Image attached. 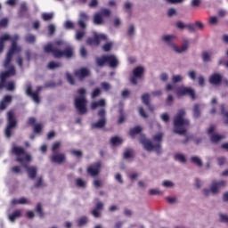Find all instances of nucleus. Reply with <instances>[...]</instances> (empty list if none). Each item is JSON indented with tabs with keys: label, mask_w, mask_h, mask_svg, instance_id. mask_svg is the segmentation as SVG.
<instances>
[{
	"label": "nucleus",
	"mask_w": 228,
	"mask_h": 228,
	"mask_svg": "<svg viewBox=\"0 0 228 228\" xmlns=\"http://www.w3.org/2000/svg\"><path fill=\"white\" fill-rule=\"evenodd\" d=\"M225 186V181H219V182H214L211 186L210 190L205 189L203 191L204 195H209L210 193H218L220 191V188H224Z\"/></svg>",
	"instance_id": "obj_12"
},
{
	"label": "nucleus",
	"mask_w": 228,
	"mask_h": 228,
	"mask_svg": "<svg viewBox=\"0 0 228 228\" xmlns=\"http://www.w3.org/2000/svg\"><path fill=\"white\" fill-rule=\"evenodd\" d=\"M35 40H36V37L33 35H28L26 37V42H28V44H33Z\"/></svg>",
	"instance_id": "obj_50"
},
{
	"label": "nucleus",
	"mask_w": 228,
	"mask_h": 228,
	"mask_svg": "<svg viewBox=\"0 0 228 228\" xmlns=\"http://www.w3.org/2000/svg\"><path fill=\"white\" fill-rule=\"evenodd\" d=\"M86 91L81 88L77 91V95L75 96V108L80 115H85L87 111L86 104H88V102L86 101Z\"/></svg>",
	"instance_id": "obj_5"
},
{
	"label": "nucleus",
	"mask_w": 228,
	"mask_h": 228,
	"mask_svg": "<svg viewBox=\"0 0 228 228\" xmlns=\"http://www.w3.org/2000/svg\"><path fill=\"white\" fill-rule=\"evenodd\" d=\"M122 142H124V140L121 139V137L119 136H115L110 139L111 145H115V146L120 145Z\"/></svg>",
	"instance_id": "obj_28"
},
{
	"label": "nucleus",
	"mask_w": 228,
	"mask_h": 228,
	"mask_svg": "<svg viewBox=\"0 0 228 228\" xmlns=\"http://www.w3.org/2000/svg\"><path fill=\"white\" fill-rule=\"evenodd\" d=\"M142 133V128L140 126H135L130 130V136L134 138V136H136V134H140Z\"/></svg>",
	"instance_id": "obj_29"
},
{
	"label": "nucleus",
	"mask_w": 228,
	"mask_h": 228,
	"mask_svg": "<svg viewBox=\"0 0 228 228\" xmlns=\"http://www.w3.org/2000/svg\"><path fill=\"white\" fill-rule=\"evenodd\" d=\"M90 74V71L87 69L82 68L75 72V76L78 77V79H83L86 77Z\"/></svg>",
	"instance_id": "obj_19"
},
{
	"label": "nucleus",
	"mask_w": 228,
	"mask_h": 228,
	"mask_svg": "<svg viewBox=\"0 0 228 228\" xmlns=\"http://www.w3.org/2000/svg\"><path fill=\"white\" fill-rule=\"evenodd\" d=\"M133 35H134V26L130 25L128 28V36L133 37Z\"/></svg>",
	"instance_id": "obj_60"
},
{
	"label": "nucleus",
	"mask_w": 228,
	"mask_h": 228,
	"mask_svg": "<svg viewBox=\"0 0 228 228\" xmlns=\"http://www.w3.org/2000/svg\"><path fill=\"white\" fill-rule=\"evenodd\" d=\"M178 97H183V95H189L192 100H195V90L191 87L180 86L175 90Z\"/></svg>",
	"instance_id": "obj_14"
},
{
	"label": "nucleus",
	"mask_w": 228,
	"mask_h": 228,
	"mask_svg": "<svg viewBox=\"0 0 228 228\" xmlns=\"http://www.w3.org/2000/svg\"><path fill=\"white\" fill-rule=\"evenodd\" d=\"M83 37H85V31H77L76 33V39L77 40H81V38H83Z\"/></svg>",
	"instance_id": "obj_52"
},
{
	"label": "nucleus",
	"mask_w": 228,
	"mask_h": 228,
	"mask_svg": "<svg viewBox=\"0 0 228 228\" xmlns=\"http://www.w3.org/2000/svg\"><path fill=\"white\" fill-rule=\"evenodd\" d=\"M7 120L8 124L5 128V136L6 138H10L12 136V133H13V130L15 129V126H17V121L15 120V118L13 117V111H9L7 113Z\"/></svg>",
	"instance_id": "obj_9"
},
{
	"label": "nucleus",
	"mask_w": 228,
	"mask_h": 228,
	"mask_svg": "<svg viewBox=\"0 0 228 228\" xmlns=\"http://www.w3.org/2000/svg\"><path fill=\"white\" fill-rule=\"evenodd\" d=\"M111 47H113V43L110 42V43L105 44L102 46V49H103V51L108 52V51H111Z\"/></svg>",
	"instance_id": "obj_42"
},
{
	"label": "nucleus",
	"mask_w": 228,
	"mask_h": 228,
	"mask_svg": "<svg viewBox=\"0 0 228 228\" xmlns=\"http://www.w3.org/2000/svg\"><path fill=\"white\" fill-rule=\"evenodd\" d=\"M221 113H222V115H224V122H225L226 124H228V112H225V111L224 110V105H221Z\"/></svg>",
	"instance_id": "obj_47"
},
{
	"label": "nucleus",
	"mask_w": 228,
	"mask_h": 228,
	"mask_svg": "<svg viewBox=\"0 0 228 228\" xmlns=\"http://www.w3.org/2000/svg\"><path fill=\"white\" fill-rule=\"evenodd\" d=\"M161 40L167 45L171 51H174L177 54H181V53H184L188 49V41H184L182 46H178L174 43L175 40V36L174 35H164L161 37Z\"/></svg>",
	"instance_id": "obj_4"
},
{
	"label": "nucleus",
	"mask_w": 228,
	"mask_h": 228,
	"mask_svg": "<svg viewBox=\"0 0 228 228\" xmlns=\"http://www.w3.org/2000/svg\"><path fill=\"white\" fill-rule=\"evenodd\" d=\"M88 223V219L86 217H81L77 221L78 227H83V225H86V224Z\"/></svg>",
	"instance_id": "obj_38"
},
{
	"label": "nucleus",
	"mask_w": 228,
	"mask_h": 228,
	"mask_svg": "<svg viewBox=\"0 0 228 228\" xmlns=\"http://www.w3.org/2000/svg\"><path fill=\"white\" fill-rule=\"evenodd\" d=\"M86 20H88V15H86V13L85 12H81L80 19L78 20V26L82 28V29H85L86 28V25L85 24Z\"/></svg>",
	"instance_id": "obj_22"
},
{
	"label": "nucleus",
	"mask_w": 228,
	"mask_h": 228,
	"mask_svg": "<svg viewBox=\"0 0 228 228\" xmlns=\"http://www.w3.org/2000/svg\"><path fill=\"white\" fill-rule=\"evenodd\" d=\"M99 95H101V90L96 88L92 93V99H95V97H99Z\"/></svg>",
	"instance_id": "obj_48"
},
{
	"label": "nucleus",
	"mask_w": 228,
	"mask_h": 228,
	"mask_svg": "<svg viewBox=\"0 0 228 228\" xmlns=\"http://www.w3.org/2000/svg\"><path fill=\"white\" fill-rule=\"evenodd\" d=\"M41 91H42V86H38L37 91L33 92L31 90V84H27V86H26L27 95L31 97V99L34 101V102H36V104L40 103V97H38V94H40Z\"/></svg>",
	"instance_id": "obj_11"
},
{
	"label": "nucleus",
	"mask_w": 228,
	"mask_h": 228,
	"mask_svg": "<svg viewBox=\"0 0 228 228\" xmlns=\"http://www.w3.org/2000/svg\"><path fill=\"white\" fill-rule=\"evenodd\" d=\"M193 117L195 118L200 117V111H199V105L198 104L194 105V108H193Z\"/></svg>",
	"instance_id": "obj_41"
},
{
	"label": "nucleus",
	"mask_w": 228,
	"mask_h": 228,
	"mask_svg": "<svg viewBox=\"0 0 228 228\" xmlns=\"http://www.w3.org/2000/svg\"><path fill=\"white\" fill-rule=\"evenodd\" d=\"M167 202H168L169 204H175V203L177 202V199H175V198H174V197H172V198L167 197Z\"/></svg>",
	"instance_id": "obj_64"
},
{
	"label": "nucleus",
	"mask_w": 228,
	"mask_h": 228,
	"mask_svg": "<svg viewBox=\"0 0 228 228\" xmlns=\"http://www.w3.org/2000/svg\"><path fill=\"white\" fill-rule=\"evenodd\" d=\"M184 77L181 75H175L172 77L173 83H181Z\"/></svg>",
	"instance_id": "obj_35"
},
{
	"label": "nucleus",
	"mask_w": 228,
	"mask_h": 228,
	"mask_svg": "<svg viewBox=\"0 0 228 228\" xmlns=\"http://www.w3.org/2000/svg\"><path fill=\"white\" fill-rule=\"evenodd\" d=\"M86 54H87L86 49L82 46V47L80 48V56H81L82 58H86Z\"/></svg>",
	"instance_id": "obj_62"
},
{
	"label": "nucleus",
	"mask_w": 228,
	"mask_h": 228,
	"mask_svg": "<svg viewBox=\"0 0 228 228\" xmlns=\"http://www.w3.org/2000/svg\"><path fill=\"white\" fill-rule=\"evenodd\" d=\"M61 147V142H56L52 146L53 155L51 157V161L53 163H57L58 165H61V163L65 162L66 157L63 153H59L58 149Z\"/></svg>",
	"instance_id": "obj_7"
},
{
	"label": "nucleus",
	"mask_w": 228,
	"mask_h": 228,
	"mask_svg": "<svg viewBox=\"0 0 228 228\" xmlns=\"http://www.w3.org/2000/svg\"><path fill=\"white\" fill-rule=\"evenodd\" d=\"M42 131V125L37 124L34 126V133L38 134Z\"/></svg>",
	"instance_id": "obj_57"
},
{
	"label": "nucleus",
	"mask_w": 228,
	"mask_h": 228,
	"mask_svg": "<svg viewBox=\"0 0 228 228\" xmlns=\"http://www.w3.org/2000/svg\"><path fill=\"white\" fill-rule=\"evenodd\" d=\"M66 77H67L68 81L69 82V85H74V77H72L70 74L67 73Z\"/></svg>",
	"instance_id": "obj_63"
},
{
	"label": "nucleus",
	"mask_w": 228,
	"mask_h": 228,
	"mask_svg": "<svg viewBox=\"0 0 228 228\" xmlns=\"http://www.w3.org/2000/svg\"><path fill=\"white\" fill-rule=\"evenodd\" d=\"M191 162L195 165H198V167H202V160L199 157H191Z\"/></svg>",
	"instance_id": "obj_33"
},
{
	"label": "nucleus",
	"mask_w": 228,
	"mask_h": 228,
	"mask_svg": "<svg viewBox=\"0 0 228 228\" xmlns=\"http://www.w3.org/2000/svg\"><path fill=\"white\" fill-rule=\"evenodd\" d=\"M76 183H77V186H78V188H86V182L81 178L77 179Z\"/></svg>",
	"instance_id": "obj_34"
},
{
	"label": "nucleus",
	"mask_w": 228,
	"mask_h": 228,
	"mask_svg": "<svg viewBox=\"0 0 228 228\" xmlns=\"http://www.w3.org/2000/svg\"><path fill=\"white\" fill-rule=\"evenodd\" d=\"M94 38H88L87 39V44L89 45H99L102 40H107L108 37H106V35L104 34H97V32H94Z\"/></svg>",
	"instance_id": "obj_16"
},
{
	"label": "nucleus",
	"mask_w": 228,
	"mask_h": 228,
	"mask_svg": "<svg viewBox=\"0 0 228 228\" xmlns=\"http://www.w3.org/2000/svg\"><path fill=\"white\" fill-rule=\"evenodd\" d=\"M145 72V69L142 66H138L134 69L132 77H130L131 83L133 85H136L140 79H142L143 73Z\"/></svg>",
	"instance_id": "obj_10"
},
{
	"label": "nucleus",
	"mask_w": 228,
	"mask_h": 228,
	"mask_svg": "<svg viewBox=\"0 0 228 228\" xmlns=\"http://www.w3.org/2000/svg\"><path fill=\"white\" fill-rule=\"evenodd\" d=\"M140 142L143 145L145 151H156V152H159V151H161V146L159 145V143L152 145V142L147 140L145 136H141Z\"/></svg>",
	"instance_id": "obj_13"
},
{
	"label": "nucleus",
	"mask_w": 228,
	"mask_h": 228,
	"mask_svg": "<svg viewBox=\"0 0 228 228\" xmlns=\"http://www.w3.org/2000/svg\"><path fill=\"white\" fill-rule=\"evenodd\" d=\"M45 53H53L54 58H61V56H65L66 58H71L74 52L72 51V47H67L63 52L54 49L52 44H48L45 46Z\"/></svg>",
	"instance_id": "obj_6"
},
{
	"label": "nucleus",
	"mask_w": 228,
	"mask_h": 228,
	"mask_svg": "<svg viewBox=\"0 0 228 228\" xmlns=\"http://www.w3.org/2000/svg\"><path fill=\"white\" fill-rule=\"evenodd\" d=\"M151 99V95L144 94L142 96V101L143 102V104H145L146 106H149V101Z\"/></svg>",
	"instance_id": "obj_37"
},
{
	"label": "nucleus",
	"mask_w": 228,
	"mask_h": 228,
	"mask_svg": "<svg viewBox=\"0 0 228 228\" xmlns=\"http://www.w3.org/2000/svg\"><path fill=\"white\" fill-rule=\"evenodd\" d=\"M214 133H215V126H209V128L208 129V134L210 135L211 142H213L214 143H217V142H220V140H224V138H225V136L224 135H220L218 134H214Z\"/></svg>",
	"instance_id": "obj_17"
},
{
	"label": "nucleus",
	"mask_w": 228,
	"mask_h": 228,
	"mask_svg": "<svg viewBox=\"0 0 228 228\" xmlns=\"http://www.w3.org/2000/svg\"><path fill=\"white\" fill-rule=\"evenodd\" d=\"M162 186L164 188H174V186H175V184L170 180H165L162 182Z\"/></svg>",
	"instance_id": "obj_31"
},
{
	"label": "nucleus",
	"mask_w": 228,
	"mask_h": 228,
	"mask_svg": "<svg viewBox=\"0 0 228 228\" xmlns=\"http://www.w3.org/2000/svg\"><path fill=\"white\" fill-rule=\"evenodd\" d=\"M98 117H100V119L92 125L94 129H101L106 126V111L104 110H101L98 112Z\"/></svg>",
	"instance_id": "obj_15"
},
{
	"label": "nucleus",
	"mask_w": 228,
	"mask_h": 228,
	"mask_svg": "<svg viewBox=\"0 0 228 228\" xmlns=\"http://www.w3.org/2000/svg\"><path fill=\"white\" fill-rule=\"evenodd\" d=\"M214 55H215V52L213 51L204 52L202 53V60L203 61L208 62L211 60V58H213Z\"/></svg>",
	"instance_id": "obj_26"
},
{
	"label": "nucleus",
	"mask_w": 228,
	"mask_h": 228,
	"mask_svg": "<svg viewBox=\"0 0 228 228\" xmlns=\"http://www.w3.org/2000/svg\"><path fill=\"white\" fill-rule=\"evenodd\" d=\"M8 26V19L4 18L0 20V28H6Z\"/></svg>",
	"instance_id": "obj_53"
},
{
	"label": "nucleus",
	"mask_w": 228,
	"mask_h": 228,
	"mask_svg": "<svg viewBox=\"0 0 228 228\" xmlns=\"http://www.w3.org/2000/svg\"><path fill=\"white\" fill-rule=\"evenodd\" d=\"M98 67H103L105 63L111 69L118 67V59L115 55H106L96 59Z\"/></svg>",
	"instance_id": "obj_8"
},
{
	"label": "nucleus",
	"mask_w": 228,
	"mask_h": 228,
	"mask_svg": "<svg viewBox=\"0 0 228 228\" xmlns=\"http://www.w3.org/2000/svg\"><path fill=\"white\" fill-rule=\"evenodd\" d=\"M48 31H49V35H53L54 31H56V27L53 24L49 25Z\"/></svg>",
	"instance_id": "obj_56"
},
{
	"label": "nucleus",
	"mask_w": 228,
	"mask_h": 228,
	"mask_svg": "<svg viewBox=\"0 0 228 228\" xmlns=\"http://www.w3.org/2000/svg\"><path fill=\"white\" fill-rule=\"evenodd\" d=\"M113 24L115 28H119V26L122 24V21L118 18H115L113 20Z\"/></svg>",
	"instance_id": "obj_59"
},
{
	"label": "nucleus",
	"mask_w": 228,
	"mask_h": 228,
	"mask_svg": "<svg viewBox=\"0 0 228 228\" xmlns=\"http://www.w3.org/2000/svg\"><path fill=\"white\" fill-rule=\"evenodd\" d=\"M163 193L159 189H151L150 195H161Z\"/></svg>",
	"instance_id": "obj_49"
},
{
	"label": "nucleus",
	"mask_w": 228,
	"mask_h": 228,
	"mask_svg": "<svg viewBox=\"0 0 228 228\" xmlns=\"http://www.w3.org/2000/svg\"><path fill=\"white\" fill-rule=\"evenodd\" d=\"M103 106H106V101L104 99H102L99 102H93L91 103L92 110H97V108H103Z\"/></svg>",
	"instance_id": "obj_23"
},
{
	"label": "nucleus",
	"mask_w": 228,
	"mask_h": 228,
	"mask_svg": "<svg viewBox=\"0 0 228 228\" xmlns=\"http://www.w3.org/2000/svg\"><path fill=\"white\" fill-rule=\"evenodd\" d=\"M59 67H61V64L60 62H54V61H51L48 64V69H58Z\"/></svg>",
	"instance_id": "obj_39"
},
{
	"label": "nucleus",
	"mask_w": 228,
	"mask_h": 228,
	"mask_svg": "<svg viewBox=\"0 0 228 228\" xmlns=\"http://www.w3.org/2000/svg\"><path fill=\"white\" fill-rule=\"evenodd\" d=\"M20 215H22V211L16 210L14 212H12V214H9L8 218H9L10 222H15V220H17V218H20Z\"/></svg>",
	"instance_id": "obj_25"
},
{
	"label": "nucleus",
	"mask_w": 228,
	"mask_h": 228,
	"mask_svg": "<svg viewBox=\"0 0 228 228\" xmlns=\"http://www.w3.org/2000/svg\"><path fill=\"white\" fill-rule=\"evenodd\" d=\"M133 157V151L131 150H126L124 153V158L125 159H129V158Z\"/></svg>",
	"instance_id": "obj_45"
},
{
	"label": "nucleus",
	"mask_w": 228,
	"mask_h": 228,
	"mask_svg": "<svg viewBox=\"0 0 228 228\" xmlns=\"http://www.w3.org/2000/svg\"><path fill=\"white\" fill-rule=\"evenodd\" d=\"M64 28H65V29H72V28H74V23H72V21H70V20H67L64 23Z\"/></svg>",
	"instance_id": "obj_46"
},
{
	"label": "nucleus",
	"mask_w": 228,
	"mask_h": 228,
	"mask_svg": "<svg viewBox=\"0 0 228 228\" xmlns=\"http://www.w3.org/2000/svg\"><path fill=\"white\" fill-rule=\"evenodd\" d=\"M5 88L9 92H12V91L15 90V83H13V82H7L5 84Z\"/></svg>",
	"instance_id": "obj_36"
},
{
	"label": "nucleus",
	"mask_w": 228,
	"mask_h": 228,
	"mask_svg": "<svg viewBox=\"0 0 228 228\" xmlns=\"http://www.w3.org/2000/svg\"><path fill=\"white\" fill-rule=\"evenodd\" d=\"M167 15H168V17H174V16L177 15V11L174 8H170L167 11Z\"/></svg>",
	"instance_id": "obj_44"
},
{
	"label": "nucleus",
	"mask_w": 228,
	"mask_h": 228,
	"mask_svg": "<svg viewBox=\"0 0 228 228\" xmlns=\"http://www.w3.org/2000/svg\"><path fill=\"white\" fill-rule=\"evenodd\" d=\"M102 203L99 202L96 204V207L92 211V215L94 216V218H99L101 216V211H102Z\"/></svg>",
	"instance_id": "obj_21"
},
{
	"label": "nucleus",
	"mask_w": 228,
	"mask_h": 228,
	"mask_svg": "<svg viewBox=\"0 0 228 228\" xmlns=\"http://www.w3.org/2000/svg\"><path fill=\"white\" fill-rule=\"evenodd\" d=\"M43 20H51L53 19V13L45 12L42 14Z\"/></svg>",
	"instance_id": "obj_43"
},
{
	"label": "nucleus",
	"mask_w": 228,
	"mask_h": 228,
	"mask_svg": "<svg viewBox=\"0 0 228 228\" xmlns=\"http://www.w3.org/2000/svg\"><path fill=\"white\" fill-rule=\"evenodd\" d=\"M162 138H163V134L159 133V134H158L157 135H155L153 137V141L157 142H161Z\"/></svg>",
	"instance_id": "obj_54"
},
{
	"label": "nucleus",
	"mask_w": 228,
	"mask_h": 228,
	"mask_svg": "<svg viewBox=\"0 0 228 228\" xmlns=\"http://www.w3.org/2000/svg\"><path fill=\"white\" fill-rule=\"evenodd\" d=\"M8 40L12 42V45L9 52L7 53L4 67L5 69H9V70L2 72L0 74V90L4 88L7 77H11V76H15V67L10 66V61H12L13 54H17L20 53V51H22V48L17 45V40H19V36L15 35L12 37H10V35L4 34L0 37V53L4 51V44L8 42Z\"/></svg>",
	"instance_id": "obj_1"
},
{
	"label": "nucleus",
	"mask_w": 228,
	"mask_h": 228,
	"mask_svg": "<svg viewBox=\"0 0 228 228\" xmlns=\"http://www.w3.org/2000/svg\"><path fill=\"white\" fill-rule=\"evenodd\" d=\"M160 118L163 122H168V120H170V117L167 113L161 114Z\"/></svg>",
	"instance_id": "obj_55"
},
{
	"label": "nucleus",
	"mask_w": 228,
	"mask_h": 228,
	"mask_svg": "<svg viewBox=\"0 0 228 228\" xmlns=\"http://www.w3.org/2000/svg\"><path fill=\"white\" fill-rule=\"evenodd\" d=\"M12 152L17 156L16 160L18 163H20L23 168L27 170L29 179H35L37 172V167H28V163H31V156L24 151V148L19 146H13Z\"/></svg>",
	"instance_id": "obj_2"
},
{
	"label": "nucleus",
	"mask_w": 228,
	"mask_h": 228,
	"mask_svg": "<svg viewBox=\"0 0 228 228\" xmlns=\"http://www.w3.org/2000/svg\"><path fill=\"white\" fill-rule=\"evenodd\" d=\"M139 114L141 115V117H142V118H147V114H145V110H143V108L139 107Z\"/></svg>",
	"instance_id": "obj_61"
},
{
	"label": "nucleus",
	"mask_w": 228,
	"mask_h": 228,
	"mask_svg": "<svg viewBox=\"0 0 228 228\" xmlns=\"http://www.w3.org/2000/svg\"><path fill=\"white\" fill-rule=\"evenodd\" d=\"M184 115H186V112L183 110H180L177 115L175 117V133L177 134H184L188 126H190V121L184 118Z\"/></svg>",
	"instance_id": "obj_3"
},
{
	"label": "nucleus",
	"mask_w": 228,
	"mask_h": 228,
	"mask_svg": "<svg viewBox=\"0 0 228 228\" xmlns=\"http://www.w3.org/2000/svg\"><path fill=\"white\" fill-rule=\"evenodd\" d=\"M188 76L191 79H192V81H195V79H197V73H195L194 70L189 71Z\"/></svg>",
	"instance_id": "obj_51"
},
{
	"label": "nucleus",
	"mask_w": 228,
	"mask_h": 228,
	"mask_svg": "<svg viewBox=\"0 0 228 228\" xmlns=\"http://www.w3.org/2000/svg\"><path fill=\"white\" fill-rule=\"evenodd\" d=\"M17 204H28V199L20 198V199H18V200H12V206H15Z\"/></svg>",
	"instance_id": "obj_30"
},
{
	"label": "nucleus",
	"mask_w": 228,
	"mask_h": 228,
	"mask_svg": "<svg viewBox=\"0 0 228 228\" xmlns=\"http://www.w3.org/2000/svg\"><path fill=\"white\" fill-rule=\"evenodd\" d=\"M175 159H176V161H179L180 163H186V157H184V155L181 153H177L175 156Z\"/></svg>",
	"instance_id": "obj_32"
},
{
	"label": "nucleus",
	"mask_w": 228,
	"mask_h": 228,
	"mask_svg": "<svg viewBox=\"0 0 228 228\" xmlns=\"http://www.w3.org/2000/svg\"><path fill=\"white\" fill-rule=\"evenodd\" d=\"M12 102V96H5L3 101L0 102V110H5V108Z\"/></svg>",
	"instance_id": "obj_24"
},
{
	"label": "nucleus",
	"mask_w": 228,
	"mask_h": 228,
	"mask_svg": "<svg viewBox=\"0 0 228 228\" xmlns=\"http://www.w3.org/2000/svg\"><path fill=\"white\" fill-rule=\"evenodd\" d=\"M94 23L96 25L102 24V15L101 13H95L94 16Z\"/></svg>",
	"instance_id": "obj_27"
},
{
	"label": "nucleus",
	"mask_w": 228,
	"mask_h": 228,
	"mask_svg": "<svg viewBox=\"0 0 228 228\" xmlns=\"http://www.w3.org/2000/svg\"><path fill=\"white\" fill-rule=\"evenodd\" d=\"M209 81L211 85H220L222 83V75L215 73L210 77Z\"/></svg>",
	"instance_id": "obj_20"
},
{
	"label": "nucleus",
	"mask_w": 228,
	"mask_h": 228,
	"mask_svg": "<svg viewBox=\"0 0 228 228\" xmlns=\"http://www.w3.org/2000/svg\"><path fill=\"white\" fill-rule=\"evenodd\" d=\"M102 88L103 90H105V92H108V90H110L111 88V86H110V84L103 82L102 83Z\"/></svg>",
	"instance_id": "obj_58"
},
{
	"label": "nucleus",
	"mask_w": 228,
	"mask_h": 228,
	"mask_svg": "<svg viewBox=\"0 0 228 228\" xmlns=\"http://www.w3.org/2000/svg\"><path fill=\"white\" fill-rule=\"evenodd\" d=\"M99 172H101V163L97 162L96 164L90 166L87 168V174L92 175V177H95V175H99Z\"/></svg>",
	"instance_id": "obj_18"
},
{
	"label": "nucleus",
	"mask_w": 228,
	"mask_h": 228,
	"mask_svg": "<svg viewBox=\"0 0 228 228\" xmlns=\"http://www.w3.org/2000/svg\"><path fill=\"white\" fill-rule=\"evenodd\" d=\"M100 14L102 17H110V15H111V11H110V9H102Z\"/></svg>",
	"instance_id": "obj_40"
}]
</instances>
